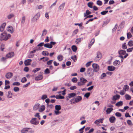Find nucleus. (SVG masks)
Returning <instances> with one entry per match:
<instances>
[{"label": "nucleus", "mask_w": 133, "mask_h": 133, "mask_svg": "<svg viewBox=\"0 0 133 133\" xmlns=\"http://www.w3.org/2000/svg\"><path fill=\"white\" fill-rule=\"evenodd\" d=\"M44 73L46 74H48L50 73V71L48 68H46L44 70Z\"/></svg>", "instance_id": "57"}, {"label": "nucleus", "mask_w": 133, "mask_h": 133, "mask_svg": "<svg viewBox=\"0 0 133 133\" xmlns=\"http://www.w3.org/2000/svg\"><path fill=\"white\" fill-rule=\"evenodd\" d=\"M108 12V11H104L101 12V14L102 15L106 14Z\"/></svg>", "instance_id": "51"}, {"label": "nucleus", "mask_w": 133, "mask_h": 133, "mask_svg": "<svg viewBox=\"0 0 133 133\" xmlns=\"http://www.w3.org/2000/svg\"><path fill=\"white\" fill-rule=\"evenodd\" d=\"M129 89V87L128 85H125L124 86V88H123V89L125 91H127Z\"/></svg>", "instance_id": "40"}, {"label": "nucleus", "mask_w": 133, "mask_h": 133, "mask_svg": "<svg viewBox=\"0 0 133 133\" xmlns=\"http://www.w3.org/2000/svg\"><path fill=\"white\" fill-rule=\"evenodd\" d=\"M115 115L118 117H120L122 116L121 114L119 112H116L115 114Z\"/></svg>", "instance_id": "59"}, {"label": "nucleus", "mask_w": 133, "mask_h": 133, "mask_svg": "<svg viewBox=\"0 0 133 133\" xmlns=\"http://www.w3.org/2000/svg\"><path fill=\"white\" fill-rule=\"evenodd\" d=\"M31 61V60L30 59H27L25 60L24 62L25 65L28 66L30 65V62Z\"/></svg>", "instance_id": "10"}, {"label": "nucleus", "mask_w": 133, "mask_h": 133, "mask_svg": "<svg viewBox=\"0 0 133 133\" xmlns=\"http://www.w3.org/2000/svg\"><path fill=\"white\" fill-rule=\"evenodd\" d=\"M127 37L128 39L132 37V35L130 32H129L127 34Z\"/></svg>", "instance_id": "49"}, {"label": "nucleus", "mask_w": 133, "mask_h": 133, "mask_svg": "<svg viewBox=\"0 0 133 133\" xmlns=\"http://www.w3.org/2000/svg\"><path fill=\"white\" fill-rule=\"evenodd\" d=\"M11 36V35L7 34L5 31L0 34V40L6 41L9 39Z\"/></svg>", "instance_id": "1"}, {"label": "nucleus", "mask_w": 133, "mask_h": 133, "mask_svg": "<svg viewBox=\"0 0 133 133\" xmlns=\"http://www.w3.org/2000/svg\"><path fill=\"white\" fill-rule=\"evenodd\" d=\"M45 108V107L44 105H42L41 108L39 109L38 111L40 112H42L44 110Z\"/></svg>", "instance_id": "27"}, {"label": "nucleus", "mask_w": 133, "mask_h": 133, "mask_svg": "<svg viewBox=\"0 0 133 133\" xmlns=\"http://www.w3.org/2000/svg\"><path fill=\"white\" fill-rule=\"evenodd\" d=\"M92 66L95 72H97L99 70V66L97 64L94 63L92 64Z\"/></svg>", "instance_id": "7"}, {"label": "nucleus", "mask_w": 133, "mask_h": 133, "mask_svg": "<svg viewBox=\"0 0 133 133\" xmlns=\"http://www.w3.org/2000/svg\"><path fill=\"white\" fill-rule=\"evenodd\" d=\"M8 31L11 33H12L14 31L13 29V27L11 26H9L7 29Z\"/></svg>", "instance_id": "16"}, {"label": "nucleus", "mask_w": 133, "mask_h": 133, "mask_svg": "<svg viewBox=\"0 0 133 133\" xmlns=\"http://www.w3.org/2000/svg\"><path fill=\"white\" fill-rule=\"evenodd\" d=\"M25 17L23 16L22 17L21 20V23L22 24H23L25 22Z\"/></svg>", "instance_id": "30"}, {"label": "nucleus", "mask_w": 133, "mask_h": 133, "mask_svg": "<svg viewBox=\"0 0 133 133\" xmlns=\"http://www.w3.org/2000/svg\"><path fill=\"white\" fill-rule=\"evenodd\" d=\"M80 81L84 83L85 85V83L88 82L87 80L83 77H82L80 78Z\"/></svg>", "instance_id": "21"}, {"label": "nucleus", "mask_w": 133, "mask_h": 133, "mask_svg": "<svg viewBox=\"0 0 133 133\" xmlns=\"http://www.w3.org/2000/svg\"><path fill=\"white\" fill-rule=\"evenodd\" d=\"M42 54L44 56H48L49 53L47 51H43L42 52Z\"/></svg>", "instance_id": "39"}, {"label": "nucleus", "mask_w": 133, "mask_h": 133, "mask_svg": "<svg viewBox=\"0 0 133 133\" xmlns=\"http://www.w3.org/2000/svg\"><path fill=\"white\" fill-rule=\"evenodd\" d=\"M125 98L126 99L129 100L131 99V97L129 95L127 94L125 96Z\"/></svg>", "instance_id": "34"}, {"label": "nucleus", "mask_w": 133, "mask_h": 133, "mask_svg": "<svg viewBox=\"0 0 133 133\" xmlns=\"http://www.w3.org/2000/svg\"><path fill=\"white\" fill-rule=\"evenodd\" d=\"M118 53L120 55L119 57H121L122 59L126 58L128 55V54H126L124 56H122L126 54V51L123 50H121L118 52Z\"/></svg>", "instance_id": "2"}, {"label": "nucleus", "mask_w": 133, "mask_h": 133, "mask_svg": "<svg viewBox=\"0 0 133 133\" xmlns=\"http://www.w3.org/2000/svg\"><path fill=\"white\" fill-rule=\"evenodd\" d=\"M78 29H76L72 33V35L73 36L75 35L78 32Z\"/></svg>", "instance_id": "50"}, {"label": "nucleus", "mask_w": 133, "mask_h": 133, "mask_svg": "<svg viewBox=\"0 0 133 133\" xmlns=\"http://www.w3.org/2000/svg\"><path fill=\"white\" fill-rule=\"evenodd\" d=\"M14 56V53L13 52H9L7 54L6 56L8 58H11L13 57Z\"/></svg>", "instance_id": "19"}, {"label": "nucleus", "mask_w": 133, "mask_h": 133, "mask_svg": "<svg viewBox=\"0 0 133 133\" xmlns=\"http://www.w3.org/2000/svg\"><path fill=\"white\" fill-rule=\"evenodd\" d=\"M30 128H24L22 129L21 131L22 133H26L28 132V129H30Z\"/></svg>", "instance_id": "11"}, {"label": "nucleus", "mask_w": 133, "mask_h": 133, "mask_svg": "<svg viewBox=\"0 0 133 133\" xmlns=\"http://www.w3.org/2000/svg\"><path fill=\"white\" fill-rule=\"evenodd\" d=\"M96 55V56L95 58V60L96 62H98L102 58V54L100 52H97Z\"/></svg>", "instance_id": "4"}, {"label": "nucleus", "mask_w": 133, "mask_h": 133, "mask_svg": "<svg viewBox=\"0 0 133 133\" xmlns=\"http://www.w3.org/2000/svg\"><path fill=\"white\" fill-rule=\"evenodd\" d=\"M104 119V118H102L96 120L94 122V123L95 124H98L100 123H103V121Z\"/></svg>", "instance_id": "13"}, {"label": "nucleus", "mask_w": 133, "mask_h": 133, "mask_svg": "<svg viewBox=\"0 0 133 133\" xmlns=\"http://www.w3.org/2000/svg\"><path fill=\"white\" fill-rule=\"evenodd\" d=\"M14 90L15 92H17L19 90V88L18 87H15L14 88Z\"/></svg>", "instance_id": "54"}, {"label": "nucleus", "mask_w": 133, "mask_h": 133, "mask_svg": "<svg viewBox=\"0 0 133 133\" xmlns=\"http://www.w3.org/2000/svg\"><path fill=\"white\" fill-rule=\"evenodd\" d=\"M71 58L74 61V62H76L77 60V58L76 55L72 56L71 57Z\"/></svg>", "instance_id": "41"}, {"label": "nucleus", "mask_w": 133, "mask_h": 133, "mask_svg": "<svg viewBox=\"0 0 133 133\" xmlns=\"http://www.w3.org/2000/svg\"><path fill=\"white\" fill-rule=\"evenodd\" d=\"M125 91L124 90H121L120 91L119 94H120V95H123L125 94Z\"/></svg>", "instance_id": "61"}, {"label": "nucleus", "mask_w": 133, "mask_h": 133, "mask_svg": "<svg viewBox=\"0 0 133 133\" xmlns=\"http://www.w3.org/2000/svg\"><path fill=\"white\" fill-rule=\"evenodd\" d=\"M93 3L91 2H89L88 4V5L89 7L90 8H92Z\"/></svg>", "instance_id": "43"}, {"label": "nucleus", "mask_w": 133, "mask_h": 133, "mask_svg": "<svg viewBox=\"0 0 133 133\" xmlns=\"http://www.w3.org/2000/svg\"><path fill=\"white\" fill-rule=\"evenodd\" d=\"M43 77L42 75H39L36 77L35 79L36 81H38L41 80L43 78Z\"/></svg>", "instance_id": "20"}, {"label": "nucleus", "mask_w": 133, "mask_h": 133, "mask_svg": "<svg viewBox=\"0 0 133 133\" xmlns=\"http://www.w3.org/2000/svg\"><path fill=\"white\" fill-rule=\"evenodd\" d=\"M109 119L111 123H114L115 121L116 118L114 116H112L109 118Z\"/></svg>", "instance_id": "23"}, {"label": "nucleus", "mask_w": 133, "mask_h": 133, "mask_svg": "<svg viewBox=\"0 0 133 133\" xmlns=\"http://www.w3.org/2000/svg\"><path fill=\"white\" fill-rule=\"evenodd\" d=\"M123 104V102L120 101L117 102L115 104V105L117 107L122 106Z\"/></svg>", "instance_id": "26"}, {"label": "nucleus", "mask_w": 133, "mask_h": 133, "mask_svg": "<svg viewBox=\"0 0 133 133\" xmlns=\"http://www.w3.org/2000/svg\"><path fill=\"white\" fill-rule=\"evenodd\" d=\"M120 64V62L118 60H116L114 61L113 63V64L115 66H117L119 65Z\"/></svg>", "instance_id": "17"}, {"label": "nucleus", "mask_w": 133, "mask_h": 133, "mask_svg": "<svg viewBox=\"0 0 133 133\" xmlns=\"http://www.w3.org/2000/svg\"><path fill=\"white\" fill-rule=\"evenodd\" d=\"M12 94L11 92L9 91L8 92V94L7 95V97L8 98H11L12 97Z\"/></svg>", "instance_id": "31"}, {"label": "nucleus", "mask_w": 133, "mask_h": 133, "mask_svg": "<svg viewBox=\"0 0 133 133\" xmlns=\"http://www.w3.org/2000/svg\"><path fill=\"white\" fill-rule=\"evenodd\" d=\"M83 39L82 38H77L76 39L75 42L76 44H78L79 43L81 42V41Z\"/></svg>", "instance_id": "33"}, {"label": "nucleus", "mask_w": 133, "mask_h": 133, "mask_svg": "<svg viewBox=\"0 0 133 133\" xmlns=\"http://www.w3.org/2000/svg\"><path fill=\"white\" fill-rule=\"evenodd\" d=\"M106 76V75L105 73H103L101 75L100 77V78L101 79H103V78L105 77Z\"/></svg>", "instance_id": "47"}, {"label": "nucleus", "mask_w": 133, "mask_h": 133, "mask_svg": "<svg viewBox=\"0 0 133 133\" xmlns=\"http://www.w3.org/2000/svg\"><path fill=\"white\" fill-rule=\"evenodd\" d=\"M47 33V31L45 30H44L43 31V33L42 34V36H43L45 35Z\"/></svg>", "instance_id": "63"}, {"label": "nucleus", "mask_w": 133, "mask_h": 133, "mask_svg": "<svg viewBox=\"0 0 133 133\" xmlns=\"http://www.w3.org/2000/svg\"><path fill=\"white\" fill-rule=\"evenodd\" d=\"M122 48L123 49H127V47L126 43H124L122 44Z\"/></svg>", "instance_id": "48"}, {"label": "nucleus", "mask_w": 133, "mask_h": 133, "mask_svg": "<svg viewBox=\"0 0 133 133\" xmlns=\"http://www.w3.org/2000/svg\"><path fill=\"white\" fill-rule=\"evenodd\" d=\"M94 70L92 69L91 68H89L88 69L87 72L89 76L90 77H92L94 75Z\"/></svg>", "instance_id": "5"}, {"label": "nucleus", "mask_w": 133, "mask_h": 133, "mask_svg": "<svg viewBox=\"0 0 133 133\" xmlns=\"http://www.w3.org/2000/svg\"><path fill=\"white\" fill-rule=\"evenodd\" d=\"M40 15V13H37L32 18L31 21L33 22H36L38 19Z\"/></svg>", "instance_id": "3"}, {"label": "nucleus", "mask_w": 133, "mask_h": 133, "mask_svg": "<svg viewBox=\"0 0 133 133\" xmlns=\"http://www.w3.org/2000/svg\"><path fill=\"white\" fill-rule=\"evenodd\" d=\"M71 49L74 52H76L77 49V48L76 46L73 45L71 47Z\"/></svg>", "instance_id": "35"}, {"label": "nucleus", "mask_w": 133, "mask_h": 133, "mask_svg": "<svg viewBox=\"0 0 133 133\" xmlns=\"http://www.w3.org/2000/svg\"><path fill=\"white\" fill-rule=\"evenodd\" d=\"M20 85V83L18 82H15L13 83V85H14L19 86Z\"/></svg>", "instance_id": "58"}, {"label": "nucleus", "mask_w": 133, "mask_h": 133, "mask_svg": "<svg viewBox=\"0 0 133 133\" xmlns=\"http://www.w3.org/2000/svg\"><path fill=\"white\" fill-rule=\"evenodd\" d=\"M6 25V23H4L0 26V31L1 32H2L3 31Z\"/></svg>", "instance_id": "15"}, {"label": "nucleus", "mask_w": 133, "mask_h": 133, "mask_svg": "<svg viewBox=\"0 0 133 133\" xmlns=\"http://www.w3.org/2000/svg\"><path fill=\"white\" fill-rule=\"evenodd\" d=\"M78 81L77 78L76 77H74L71 79V81L75 83L77 82Z\"/></svg>", "instance_id": "44"}, {"label": "nucleus", "mask_w": 133, "mask_h": 133, "mask_svg": "<svg viewBox=\"0 0 133 133\" xmlns=\"http://www.w3.org/2000/svg\"><path fill=\"white\" fill-rule=\"evenodd\" d=\"M27 81L26 78L25 77H23L22 80H21V82L22 83H25V82Z\"/></svg>", "instance_id": "56"}, {"label": "nucleus", "mask_w": 133, "mask_h": 133, "mask_svg": "<svg viewBox=\"0 0 133 133\" xmlns=\"http://www.w3.org/2000/svg\"><path fill=\"white\" fill-rule=\"evenodd\" d=\"M47 98V96L46 95H42V96L41 99L42 100H44Z\"/></svg>", "instance_id": "52"}, {"label": "nucleus", "mask_w": 133, "mask_h": 133, "mask_svg": "<svg viewBox=\"0 0 133 133\" xmlns=\"http://www.w3.org/2000/svg\"><path fill=\"white\" fill-rule=\"evenodd\" d=\"M14 16V15L13 14H9L7 16L8 19H10L13 17Z\"/></svg>", "instance_id": "36"}, {"label": "nucleus", "mask_w": 133, "mask_h": 133, "mask_svg": "<svg viewBox=\"0 0 133 133\" xmlns=\"http://www.w3.org/2000/svg\"><path fill=\"white\" fill-rule=\"evenodd\" d=\"M113 110V109L112 108H108L106 111L107 114H109Z\"/></svg>", "instance_id": "24"}, {"label": "nucleus", "mask_w": 133, "mask_h": 133, "mask_svg": "<svg viewBox=\"0 0 133 133\" xmlns=\"http://www.w3.org/2000/svg\"><path fill=\"white\" fill-rule=\"evenodd\" d=\"M108 69L110 71H113L116 68L113 66H108Z\"/></svg>", "instance_id": "14"}, {"label": "nucleus", "mask_w": 133, "mask_h": 133, "mask_svg": "<svg viewBox=\"0 0 133 133\" xmlns=\"http://www.w3.org/2000/svg\"><path fill=\"white\" fill-rule=\"evenodd\" d=\"M91 13V12L89 10H87L86 11V12L84 13V17L87 16L88 15L90 14Z\"/></svg>", "instance_id": "32"}, {"label": "nucleus", "mask_w": 133, "mask_h": 133, "mask_svg": "<svg viewBox=\"0 0 133 133\" xmlns=\"http://www.w3.org/2000/svg\"><path fill=\"white\" fill-rule=\"evenodd\" d=\"M30 122L31 124L35 125L38 124L39 123V121L37 120V118H32L30 120Z\"/></svg>", "instance_id": "6"}, {"label": "nucleus", "mask_w": 133, "mask_h": 133, "mask_svg": "<svg viewBox=\"0 0 133 133\" xmlns=\"http://www.w3.org/2000/svg\"><path fill=\"white\" fill-rule=\"evenodd\" d=\"M55 109L58 111H59L61 109V106L60 105H56L55 106Z\"/></svg>", "instance_id": "38"}, {"label": "nucleus", "mask_w": 133, "mask_h": 133, "mask_svg": "<svg viewBox=\"0 0 133 133\" xmlns=\"http://www.w3.org/2000/svg\"><path fill=\"white\" fill-rule=\"evenodd\" d=\"M128 45L130 46H132L133 45V41H130L128 42Z\"/></svg>", "instance_id": "42"}, {"label": "nucleus", "mask_w": 133, "mask_h": 133, "mask_svg": "<svg viewBox=\"0 0 133 133\" xmlns=\"http://www.w3.org/2000/svg\"><path fill=\"white\" fill-rule=\"evenodd\" d=\"M13 76V74L11 72H8L5 75V77L7 79L10 78Z\"/></svg>", "instance_id": "8"}, {"label": "nucleus", "mask_w": 133, "mask_h": 133, "mask_svg": "<svg viewBox=\"0 0 133 133\" xmlns=\"http://www.w3.org/2000/svg\"><path fill=\"white\" fill-rule=\"evenodd\" d=\"M97 4L98 5L101 6L102 4V2L101 1L98 0L97 1Z\"/></svg>", "instance_id": "60"}, {"label": "nucleus", "mask_w": 133, "mask_h": 133, "mask_svg": "<svg viewBox=\"0 0 133 133\" xmlns=\"http://www.w3.org/2000/svg\"><path fill=\"white\" fill-rule=\"evenodd\" d=\"M44 46L45 47L50 49H51L52 47V46L50 43L45 44L44 45Z\"/></svg>", "instance_id": "18"}, {"label": "nucleus", "mask_w": 133, "mask_h": 133, "mask_svg": "<svg viewBox=\"0 0 133 133\" xmlns=\"http://www.w3.org/2000/svg\"><path fill=\"white\" fill-rule=\"evenodd\" d=\"M92 61H90L87 62L85 65L87 67H88L90 65L91 63L92 62Z\"/></svg>", "instance_id": "55"}, {"label": "nucleus", "mask_w": 133, "mask_h": 133, "mask_svg": "<svg viewBox=\"0 0 133 133\" xmlns=\"http://www.w3.org/2000/svg\"><path fill=\"white\" fill-rule=\"evenodd\" d=\"M133 49V47L131 48H129V49H128L127 50V52H131Z\"/></svg>", "instance_id": "64"}, {"label": "nucleus", "mask_w": 133, "mask_h": 133, "mask_svg": "<svg viewBox=\"0 0 133 133\" xmlns=\"http://www.w3.org/2000/svg\"><path fill=\"white\" fill-rule=\"evenodd\" d=\"M75 99L76 103H78L82 100V98L81 96H78Z\"/></svg>", "instance_id": "22"}, {"label": "nucleus", "mask_w": 133, "mask_h": 133, "mask_svg": "<svg viewBox=\"0 0 133 133\" xmlns=\"http://www.w3.org/2000/svg\"><path fill=\"white\" fill-rule=\"evenodd\" d=\"M127 123L129 125L132 126V124L131 121L130 120H128L127 121Z\"/></svg>", "instance_id": "46"}, {"label": "nucleus", "mask_w": 133, "mask_h": 133, "mask_svg": "<svg viewBox=\"0 0 133 133\" xmlns=\"http://www.w3.org/2000/svg\"><path fill=\"white\" fill-rule=\"evenodd\" d=\"M76 95V94L74 93H72L69 94L68 95L69 97L71 98L73 97Z\"/></svg>", "instance_id": "25"}, {"label": "nucleus", "mask_w": 133, "mask_h": 133, "mask_svg": "<svg viewBox=\"0 0 133 133\" xmlns=\"http://www.w3.org/2000/svg\"><path fill=\"white\" fill-rule=\"evenodd\" d=\"M77 85L79 86H81L84 85V83H82L81 81L78 82L77 83Z\"/></svg>", "instance_id": "62"}, {"label": "nucleus", "mask_w": 133, "mask_h": 133, "mask_svg": "<svg viewBox=\"0 0 133 133\" xmlns=\"http://www.w3.org/2000/svg\"><path fill=\"white\" fill-rule=\"evenodd\" d=\"M40 106V104L39 103H37L35 104L33 107L34 110H36L38 109H39V107Z\"/></svg>", "instance_id": "12"}, {"label": "nucleus", "mask_w": 133, "mask_h": 133, "mask_svg": "<svg viewBox=\"0 0 133 133\" xmlns=\"http://www.w3.org/2000/svg\"><path fill=\"white\" fill-rule=\"evenodd\" d=\"M65 3H63L59 7V9L60 10H63L64 8V7L65 6Z\"/></svg>", "instance_id": "29"}, {"label": "nucleus", "mask_w": 133, "mask_h": 133, "mask_svg": "<svg viewBox=\"0 0 133 133\" xmlns=\"http://www.w3.org/2000/svg\"><path fill=\"white\" fill-rule=\"evenodd\" d=\"M120 97V96L118 95H116L114 96L112 98L113 101H115L119 99Z\"/></svg>", "instance_id": "9"}, {"label": "nucleus", "mask_w": 133, "mask_h": 133, "mask_svg": "<svg viewBox=\"0 0 133 133\" xmlns=\"http://www.w3.org/2000/svg\"><path fill=\"white\" fill-rule=\"evenodd\" d=\"M63 56L61 55H59L57 57V59L59 61H62L63 59Z\"/></svg>", "instance_id": "28"}, {"label": "nucleus", "mask_w": 133, "mask_h": 133, "mask_svg": "<svg viewBox=\"0 0 133 133\" xmlns=\"http://www.w3.org/2000/svg\"><path fill=\"white\" fill-rule=\"evenodd\" d=\"M55 98L57 99H62L64 98V97L63 96L60 95H57L55 97Z\"/></svg>", "instance_id": "37"}, {"label": "nucleus", "mask_w": 133, "mask_h": 133, "mask_svg": "<svg viewBox=\"0 0 133 133\" xmlns=\"http://www.w3.org/2000/svg\"><path fill=\"white\" fill-rule=\"evenodd\" d=\"M90 92H87L85 94L84 96V97L88 98L90 96Z\"/></svg>", "instance_id": "45"}, {"label": "nucleus", "mask_w": 133, "mask_h": 133, "mask_svg": "<svg viewBox=\"0 0 133 133\" xmlns=\"http://www.w3.org/2000/svg\"><path fill=\"white\" fill-rule=\"evenodd\" d=\"M40 69H41L39 68H36L32 70V72H34V73H35L36 72L40 70Z\"/></svg>", "instance_id": "53"}]
</instances>
